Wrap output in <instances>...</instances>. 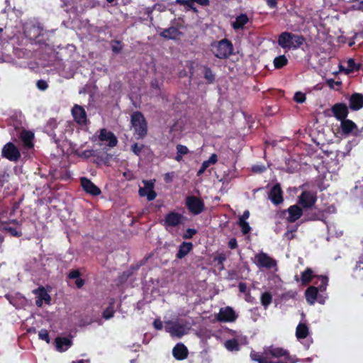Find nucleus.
Returning a JSON list of instances; mask_svg holds the SVG:
<instances>
[{"mask_svg":"<svg viewBox=\"0 0 363 363\" xmlns=\"http://www.w3.org/2000/svg\"><path fill=\"white\" fill-rule=\"evenodd\" d=\"M279 45L285 50H296L306 42L305 38L301 35H296L291 32H282L278 37Z\"/></svg>","mask_w":363,"mask_h":363,"instance_id":"1","label":"nucleus"},{"mask_svg":"<svg viewBox=\"0 0 363 363\" xmlns=\"http://www.w3.org/2000/svg\"><path fill=\"white\" fill-rule=\"evenodd\" d=\"M318 279L320 280V284L317 287L310 286L305 291L306 299L311 305L314 304L316 301L321 304H323L325 302L321 296H318V293L319 291L323 292L326 290L328 284V278L326 276L320 275L318 277Z\"/></svg>","mask_w":363,"mask_h":363,"instance_id":"2","label":"nucleus"},{"mask_svg":"<svg viewBox=\"0 0 363 363\" xmlns=\"http://www.w3.org/2000/svg\"><path fill=\"white\" fill-rule=\"evenodd\" d=\"M264 354L267 355V358L269 359L270 357L277 359L284 357V360L272 361V362L296 363L298 361V358L296 356L291 355L287 350L274 345L264 347Z\"/></svg>","mask_w":363,"mask_h":363,"instance_id":"3","label":"nucleus"},{"mask_svg":"<svg viewBox=\"0 0 363 363\" xmlns=\"http://www.w3.org/2000/svg\"><path fill=\"white\" fill-rule=\"evenodd\" d=\"M211 51L219 59H226L233 52V45L229 40L224 38L211 43Z\"/></svg>","mask_w":363,"mask_h":363,"instance_id":"4","label":"nucleus"},{"mask_svg":"<svg viewBox=\"0 0 363 363\" xmlns=\"http://www.w3.org/2000/svg\"><path fill=\"white\" fill-rule=\"evenodd\" d=\"M131 123L137 138L144 137L147 133V125L143 114L135 112L132 115Z\"/></svg>","mask_w":363,"mask_h":363,"instance_id":"5","label":"nucleus"},{"mask_svg":"<svg viewBox=\"0 0 363 363\" xmlns=\"http://www.w3.org/2000/svg\"><path fill=\"white\" fill-rule=\"evenodd\" d=\"M185 205L189 211L193 215H199L205 209L203 201L195 196H188L185 200Z\"/></svg>","mask_w":363,"mask_h":363,"instance_id":"6","label":"nucleus"},{"mask_svg":"<svg viewBox=\"0 0 363 363\" xmlns=\"http://www.w3.org/2000/svg\"><path fill=\"white\" fill-rule=\"evenodd\" d=\"M167 332L170 333L172 336L181 337L187 334L189 328L186 324L180 323L176 321H168L164 325Z\"/></svg>","mask_w":363,"mask_h":363,"instance_id":"7","label":"nucleus"},{"mask_svg":"<svg viewBox=\"0 0 363 363\" xmlns=\"http://www.w3.org/2000/svg\"><path fill=\"white\" fill-rule=\"evenodd\" d=\"M317 201L315 192L311 191H303L298 197V203L302 208L308 209L314 206Z\"/></svg>","mask_w":363,"mask_h":363,"instance_id":"8","label":"nucleus"},{"mask_svg":"<svg viewBox=\"0 0 363 363\" xmlns=\"http://www.w3.org/2000/svg\"><path fill=\"white\" fill-rule=\"evenodd\" d=\"M1 155L9 161L17 162L21 157V152L13 143L9 142L3 147Z\"/></svg>","mask_w":363,"mask_h":363,"instance_id":"9","label":"nucleus"},{"mask_svg":"<svg viewBox=\"0 0 363 363\" xmlns=\"http://www.w3.org/2000/svg\"><path fill=\"white\" fill-rule=\"evenodd\" d=\"M155 180H143L142 182L143 186H140L138 193L140 196L146 197L148 201L154 200L157 194L154 191V184Z\"/></svg>","mask_w":363,"mask_h":363,"instance_id":"10","label":"nucleus"},{"mask_svg":"<svg viewBox=\"0 0 363 363\" xmlns=\"http://www.w3.org/2000/svg\"><path fill=\"white\" fill-rule=\"evenodd\" d=\"M340 127L342 132L345 135L352 134L355 137L360 136L363 133V128L359 130L357 125L352 120L347 119V118L340 121Z\"/></svg>","mask_w":363,"mask_h":363,"instance_id":"11","label":"nucleus"},{"mask_svg":"<svg viewBox=\"0 0 363 363\" xmlns=\"http://www.w3.org/2000/svg\"><path fill=\"white\" fill-rule=\"evenodd\" d=\"M255 264L259 268L271 269L277 265V262L267 253L260 252L255 255Z\"/></svg>","mask_w":363,"mask_h":363,"instance_id":"12","label":"nucleus"},{"mask_svg":"<svg viewBox=\"0 0 363 363\" xmlns=\"http://www.w3.org/2000/svg\"><path fill=\"white\" fill-rule=\"evenodd\" d=\"M0 230L9 233L12 236L20 237L22 235L20 225L16 220L1 223Z\"/></svg>","mask_w":363,"mask_h":363,"instance_id":"13","label":"nucleus"},{"mask_svg":"<svg viewBox=\"0 0 363 363\" xmlns=\"http://www.w3.org/2000/svg\"><path fill=\"white\" fill-rule=\"evenodd\" d=\"M325 211L316 207L306 209L304 220L306 221L323 220L325 218Z\"/></svg>","mask_w":363,"mask_h":363,"instance_id":"14","label":"nucleus"},{"mask_svg":"<svg viewBox=\"0 0 363 363\" xmlns=\"http://www.w3.org/2000/svg\"><path fill=\"white\" fill-rule=\"evenodd\" d=\"M286 213L289 214V216L286 218L289 223H294L304 215L302 208L296 204L290 206L286 210L283 211V214Z\"/></svg>","mask_w":363,"mask_h":363,"instance_id":"15","label":"nucleus"},{"mask_svg":"<svg viewBox=\"0 0 363 363\" xmlns=\"http://www.w3.org/2000/svg\"><path fill=\"white\" fill-rule=\"evenodd\" d=\"M331 111L335 118L340 121L345 119L349 113L348 107L345 103L335 104L331 108Z\"/></svg>","mask_w":363,"mask_h":363,"instance_id":"16","label":"nucleus"},{"mask_svg":"<svg viewBox=\"0 0 363 363\" xmlns=\"http://www.w3.org/2000/svg\"><path fill=\"white\" fill-rule=\"evenodd\" d=\"M269 199L275 205H279L283 202V191L280 184L277 183L272 187L269 193Z\"/></svg>","mask_w":363,"mask_h":363,"instance_id":"17","label":"nucleus"},{"mask_svg":"<svg viewBox=\"0 0 363 363\" xmlns=\"http://www.w3.org/2000/svg\"><path fill=\"white\" fill-rule=\"evenodd\" d=\"M74 120L79 125H84L86 122V113L84 108L79 105H74L72 109Z\"/></svg>","mask_w":363,"mask_h":363,"instance_id":"18","label":"nucleus"},{"mask_svg":"<svg viewBox=\"0 0 363 363\" xmlns=\"http://www.w3.org/2000/svg\"><path fill=\"white\" fill-rule=\"evenodd\" d=\"M237 315L234 310L229 306L221 308L218 313V320L221 322H233L235 320Z\"/></svg>","mask_w":363,"mask_h":363,"instance_id":"19","label":"nucleus"},{"mask_svg":"<svg viewBox=\"0 0 363 363\" xmlns=\"http://www.w3.org/2000/svg\"><path fill=\"white\" fill-rule=\"evenodd\" d=\"M33 293L37 296L35 304L38 307H41L44 302L48 304L50 303V296L48 294V293L47 292L44 287H39L38 289H35L33 291Z\"/></svg>","mask_w":363,"mask_h":363,"instance_id":"20","label":"nucleus"},{"mask_svg":"<svg viewBox=\"0 0 363 363\" xmlns=\"http://www.w3.org/2000/svg\"><path fill=\"white\" fill-rule=\"evenodd\" d=\"M81 185L86 193L92 196H98L101 194L100 189L86 177L81 178Z\"/></svg>","mask_w":363,"mask_h":363,"instance_id":"21","label":"nucleus"},{"mask_svg":"<svg viewBox=\"0 0 363 363\" xmlns=\"http://www.w3.org/2000/svg\"><path fill=\"white\" fill-rule=\"evenodd\" d=\"M99 139L100 141L108 143V145L111 147L116 146L118 142L114 134L106 129L101 130Z\"/></svg>","mask_w":363,"mask_h":363,"instance_id":"22","label":"nucleus"},{"mask_svg":"<svg viewBox=\"0 0 363 363\" xmlns=\"http://www.w3.org/2000/svg\"><path fill=\"white\" fill-rule=\"evenodd\" d=\"M349 107L352 111H358L363 108V94L353 93L349 99Z\"/></svg>","mask_w":363,"mask_h":363,"instance_id":"23","label":"nucleus"},{"mask_svg":"<svg viewBox=\"0 0 363 363\" xmlns=\"http://www.w3.org/2000/svg\"><path fill=\"white\" fill-rule=\"evenodd\" d=\"M188 354L187 347L183 343H177L172 350V354L177 360L185 359Z\"/></svg>","mask_w":363,"mask_h":363,"instance_id":"24","label":"nucleus"},{"mask_svg":"<svg viewBox=\"0 0 363 363\" xmlns=\"http://www.w3.org/2000/svg\"><path fill=\"white\" fill-rule=\"evenodd\" d=\"M6 298L16 308H19L26 303L25 297L20 294H9L6 296Z\"/></svg>","mask_w":363,"mask_h":363,"instance_id":"25","label":"nucleus"},{"mask_svg":"<svg viewBox=\"0 0 363 363\" xmlns=\"http://www.w3.org/2000/svg\"><path fill=\"white\" fill-rule=\"evenodd\" d=\"M193 244L191 242H182L176 254V258L181 259L185 257L193 250Z\"/></svg>","mask_w":363,"mask_h":363,"instance_id":"26","label":"nucleus"},{"mask_svg":"<svg viewBox=\"0 0 363 363\" xmlns=\"http://www.w3.org/2000/svg\"><path fill=\"white\" fill-rule=\"evenodd\" d=\"M56 349L62 352L67 350L72 345V340L65 337H58L55 339Z\"/></svg>","mask_w":363,"mask_h":363,"instance_id":"27","label":"nucleus"},{"mask_svg":"<svg viewBox=\"0 0 363 363\" xmlns=\"http://www.w3.org/2000/svg\"><path fill=\"white\" fill-rule=\"evenodd\" d=\"M182 216L175 212L168 213L165 217V224L169 226L175 227L181 223Z\"/></svg>","mask_w":363,"mask_h":363,"instance_id":"28","label":"nucleus"},{"mask_svg":"<svg viewBox=\"0 0 363 363\" xmlns=\"http://www.w3.org/2000/svg\"><path fill=\"white\" fill-rule=\"evenodd\" d=\"M34 134L31 131L23 130L20 134V138L22 140L25 147L30 149L33 147V140Z\"/></svg>","mask_w":363,"mask_h":363,"instance_id":"29","label":"nucleus"},{"mask_svg":"<svg viewBox=\"0 0 363 363\" xmlns=\"http://www.w3.org/2000/svg\"><path fill=\"white\" fill-rule=\"evenodd\" d=\"M318 277L319 276H316V275L313 274V272L311 268L307 267L301 273V284L303 286H306V285L308 284L309 283H311L313 278L317 277L318 279Z\"/></svg>","mask_w":363,"mask_h":363,"instance_id":"30","label":"nucleus"},{"mask_svg":"<svg viewBox=\"0 0 363 363\" xmlns=\"http://www.w3.org/2000/svg\"><path fill=\"white\" fill-rule=\"evenodd\" d=\"M248 21L249 18L247 15L245 13H241L236 17L235 21L233 23L232 26L235 30L242 29Z\"/></svg>","mask_w":363,"mask_h":363,"instance_id":"31","label":"nucleus"},{"mask_svg":"<svg viewBox=\"0 0 363 363\" xmlns=\"http://www.w3.org/2000/svg\"><path fill=\"white\" fill-rule=\"evenodd\" d=\"M309 334L308 327L306 323H300L296 329V336L298 340L305 339Z\"/></svg>","mask_w":363,"mask_h":363,"instance_id":"32","label":"nucleus"},{"mask_svg":"<svg viewBox=\"0 0 363 363\" xmlns=\"http://www.w3.org/2000/svg\"><path fill=\"white\" fill-rule=\"evenodd\" d=\"M345 74H350L359 71L362 68L361 63H356L353 58H349L347 61Z\"/></svg>","mask_w":363,"mask_h":363,"instance_id":"33","label":"nucleus"},{"mask_svg":"<svg viewBox=\"0 0 363 363\" xmlns=\"http://www.w3.org/2000/svg\"><path fill=\"white\" fill-rule=\"evenodd\" d=\"M180 34L179 30L175 27H170L167 29H164L163 32L160 33V36H163L166 38L175 39Z\"/></svg>","mask_w":363,"mask_h":363,"instance_id":"34","label":"nucleus"},{"mask_svg":"<svg viewBox=\"0 0 363 363\" xmlns=\"http://www.w3.org/2000/svg\"><path fill=\"white\" fill-rule=\"evenodd\" d=\"M353 277L360 279L363 277V255L359 257V260L353 269Z\"/></svg>","mask_w":363,"mask_h":363,"instance_id":"35","label":"nucleus"},{"mask_svg":"<svg viewBox=\"0 0 363 363\" xmlns=\"http://www.w3.org/2000/svg\"><path fill=\"white\" fill-rule=\"evenodd\" d=\"M176 150L177 154L176 156L174 157V160L179 162L182 161L184 155L189 153V150L188 149V147L181 144H178L176 146Z\"/></svg>","mask_w":363,"mask_h":363,"instance_id":"36","label":"nucleus"},{"mask_svg":"<svg viewBox=\"0 0 363 363\" xmlns=\"http://www.w3.org/2000/svg\"><path fill=\"white\" fill-rule=\"evenodd\" d=\"M203 77L206 80V83L208 84H213L215 82L216 76L213 72L212 69L208 67L204 66L203 70Z\"/></svg>","mask_w":363,"mask_h":363,"instance_id":"37","label":"nucleus"},{"mask_svg":"<svg viewBox=\"0 0 363 363\" xmlns=\"http://www.w3.org/2000/svg\"><path fill=\"white\" fill-rule=\"evenodd\" d=\"M288 59L284 55H279L276 57L274 60V66L276 69H281L288 64Z\"/></svg>","mask_w":363,"mask_h":363,"instance_id":"38","label":"nucleus"},{"mask_svg":"<svg viewBox=\"0 0 363 363\" xmlns=\"http://www.w3.org/2000/svg\"><path fill=\"white\" fill-rule=\"evenodd\" d=\"M225 347L230 352L238 351L240 350V345L235 338L228 340L225 342Z\"/></svg>","mask_w":363,"mask_h":363,"instance_id":"39","label":"nucleus"},{"mask_svg":"<svg viewBox=\"0 0 363 363\" xmlns=\"http://www.w3.org/2000/svg\"><path fill=\"white\" fill-rule=\"evenodd\" d=\"M261 303L266 309L272 302V295L270 292H264L261 296Z\"/></svg>","mask_w":363,"mask_h":363,"instance_id":"40","label":"nucleus"},{"mask_svg":"<svg viewBox=\"0 0 363 363\" xmlns=\"http://www.w3.org/2000/svg\"><path fill=\"white\" fill-rule=\"evenodd\" d=\"M238 224L240 227L243 235L249 233L251 230V228L247 221H238Z\"/></svg>","mask_w":363,"mask_h":363,"instance_id":"41","label":"nucleus"},{"mask_svg":"<svg viewBox=\"0 0 363 363\" xmlns=\"http://www.w3.org/2000/svg\"><path fill=\"white\" fill-rule=\"evenodd\" d=\"M39 339L42 340H45L47 343H49L50 341L49 333L45 329H42L38 333Z\"/></svg>","mask_w":363,"mask_h":363,"instance_id":"42","label":"nucleus"},{"mask_svg":"<svg viewBox=\"0 0 363 363\" xmlns=\"http://www.w3.org/2000/svg\"><path fill=\"white\" fill-rule=\"evenodd\" d=\"M189 2L191 5V9H193L194 11H196V8L194 7V3L195 2L203 6H208L210 4L209 0H189Z\"/></svg>","mask_w":363,"mask_h":363,"instance_id":"43","label":"nucleus"},{"mask_svg":"<svg viewBox=\"0 0 363 363\" xmlns=\"http://www.w3.org/2000/svg\"><path fill=\"white\" fill-rule=\"evenodd\" d=\"M197 233V230L194 228H188L183 234L182 238L185 240L191 239Z\"/></svg>","mask_w":363,"mask_h":363,"instance_id":"44","label":"nucleus"},{"mask_svg":"<svg viewBox=\"0 0 363 363\" xmlns=\"http://www.w3.org/2000/svg\"><path fill=\"white\" fill-rule=\"evenodd\" d=\"M327 85L332 89H335V86H339V88L342 85V82L340 81H335L333 79H328L326 80Z\"/></svg>","mask_w":363,"mask_h":363,"instance_id":"45","label":"nucleus"},{"mask_svg":"<svg viewBox=\"0 0 363 363\" xmlns=\"http://www.w3.org/2000/svg\"><path fill=\"white\" fill-rule=\"evenodd\" d=\"M294 99L296 102L302 104L306 101V98L304 94L301 92H296L294 95Z\"/></svg>","mask_w":363,"mask_h":363,"instance_id":"46","label":"nucleus"},{"mask_svg":"<svg viewBox=\"0 0 363 363\" xmlns=\"http://www.w3.org/2000/svg\"><path fill=\"white\" fill-rule=\"evenodd\" d=\"M76 154L79 155V157L88 158L91 157L93 155L92 150H84V151H80L79 150H76Z\"/></svg>","mask_w":363,"mask_h":363,"instance_id":"47","label":"nucleus"},{"mask_svg":"<svg viewBox=\"0 0 363 363\" xmlns=\"http://www.w3.org/2000/svg\"><path fill=\"white\" fill-rule=\"evenodd\" d=\"M114 311L112 307L107 308L103 313V317L108 320L113 316Z\"/></svg>","mask_w":363,"mask_h":363,"instance_id":"48","label":"nucleus"},{"mask_svg":"<svg viewBox=\"0 0 363 363\" xmlns=\"http://www.w3.org/2000/svg\"><path fill=\"white\" fill-rule=\"evenodd\" d=\"M36 86H37L38 89L41 91H45L48 87V84L47 82L45 80H43V79L38 80L36 83Z\"/></svg>","mask_w":363,"mask_h":363,"instance_id":"49","label":"nucleus"},{"mask_svg":"<svg viewBox=\"0 0 363 363\" xmlns=\"http://www.w3.org/2000/svg\"><path fill=\"white\" fill-rule=\"evenodd\" d=\"M226 260V255L224 253H220L215 257V261L218 264L223 265V262Z\"/></svg>","mask_w":363,"mask_h":363,"instance_id":"50","label":"nucleus"},{"mask_svg":"<svg viewBox=\"0 0 363 363\" xmlns=\"http://www.w3.org/2000/svg\"><path fill=\"white\" fill-rule=\"evenodd\" d=\"M174 177V172H168L164 175V180L166 183H170L172 182Z\"/></svg>","mask_w":363,"mask_h":363,"instance_id":"51","label":"nucleus"},{"mask_svg":"<svg viewBox=\"0 0 363 363\" xmlns=\"http://www.w3.org/2000/svg\"><path fill=\"white\" fill-rule=\"evenodd\" d=\"M143 148V145H139L137 143H135L132 145V150L133 152L137 155H139Z\"/></svg>","mask_w":363,"mask_h":363,"instance_id":"52","label":"nucleus"},{"mask_svg":"<svg viewBox=\"0 0 363 363\" xmlns=\"http://www.w3.org/2000/svg\"><path fill=\"white\" fill-rule=\"evenodd\" d=\"M80 276V272L79 270L76 269V270H72L70 271V272L69 273V279H78Z\"/></svg>","mask_w":363,"mask_h":363,"instance_id":"53","label":"nucleus"},{"mask_svg":"<svg viewBox=\"0 0 363 363\" xmlns=\"http://www.w3.org/2000/svg\"><path fill=\"white\" fill-rule=\"evenodd\" d=\"M252 171L256 173H262L265 171L266 168L264 166L255 165L252 168Z\"/></svg>","mask_w":363,"mask_h":363,"instance_id":"54","label":"nucleus"},{"mask_svg":"<svg viewBox=\"0 0 363 363\" xmlns=\"http://www.w3.org/2000/svg\"><path fill=\"white\" fill-rule=\"evenodd\" d=\"M228 247L233 250V249H235L238 247V242H237V240L236 238H231L229 242H228Z\"/></svg>","mask_w":363,"mask_h":363,"instance_id":"55","label":"nucleus"},{"mask_svg":"<svg viewBox=\"0 0 363 363\" xmlns=\"http://www.w3.org/2000/svg\"><path fill=\"white\" fill-rule=\"evenodd\" d=\"M238 288L240 293L245 294L247 291V286L245 282H240Z\"/></svg>","mask_w":363,"mask_h":363,"instance_id":"56","label":"nucleus"},{"mask_svg":"<svg viewBox=\"0 0 363 363\" xmlns=\"http://www.w3.org/2000/svg\"><path fill=\"white\" fill-rule=\"evenodd\" d=\"M210 164H214L218 161V156L216 154H212L209 159L206 160Z\"/></svg>","mask_w":363,"mask_h":363,"instance_id":"57","label":"nucleus"},{"mask_svg":"<svg viewBox=\"0 0 363 363\" xmlns=\"http://www.w3.org/2000/svg\"><path fill=\"white\" fill-rule=\"evenodd\" d=\"M266 3L271 9H276L277 7V0H266Z\"/></svg>","mask_w":363,"mask_h":363,"instance_id":"58","label":"nucleus"},{"mask_svg":"<svg viewBox=\"0 0 363 363\" xmlns=\"http://www.w3.org/2000/svg\"><path fill=\"white\" fill-rule=\"evenodd\" d=\"M250 217V211L246 210L243 212V214L239 218L238 221H246Z\"/></svg>","mask_w":363,"mask_h":363,"instance_id":"59","label":"nucleus"},{"mask_svg":"<svg viewBox=\"0 0 363 363\" xmlns=\"http://www.w3.org/2000/svg\"><path fill=\"white\" fill-rule=\"evenodd\" d=\"M176 4L182 6H187L189 9H191L189 0H176Z\"/></svg>","mask_w":363,"mask_h":363,"instance_id":"60","label":"nucleus"},{"mask_svg":"<svg viewBox=\"0 0 363 363\" xmlns=\"http://www.w3.org/2000/svg\"><path fill=\"white\" fill-rule=\"evenodd\" d=\"M352 8L354 10L363 11V0L360 1L358 4L352 5Z\"/></svg>","mask_w":363,"mask_h":363,"instance_id":"61","label":"nucleus"},{"mask_svg":"<svg viewBox=\"0 0 363 363\" xmlns=\"http://www.w3.org/2000/svg\"><path fill=\"white\" fill-rule=\"evenodd\" d=\"M75 284L77 288H81L84 284V281L83 279L79 277L78 279H76Z\"/></svg>","mask_w":363,"mask_h":363,"instance_id":"62","label":"nucleus"},{"mask_svg":"<svg viewBox=\"0 0 363 363\" xmlns=\"http://www.w3.org/2000/svg\"><path fill=\"white\" fill-rule=\"evenodd\" d=\"M209 166L210 164L206 160L203 161V163L201 164V168H203V170L206 171Z\"/></svg>","mask_w":363,"mask_h":363,"instance_id":"63","label":"nucleus"},{"mask_svg":"<svg viewBox=\"0 0 363 363\" xmlns=\"http://www.w3.org/2000/svg\"><path fill=\"white\" fill-rule=\"evenodd\" d=\"M153 325L155 326V328L158 330L159 329V320L158 319H155L153 322Z\"/></svg>","mask_w":363,"mask_h":363,"instance_id":"64","label":"nucleus"}]
</instances>
